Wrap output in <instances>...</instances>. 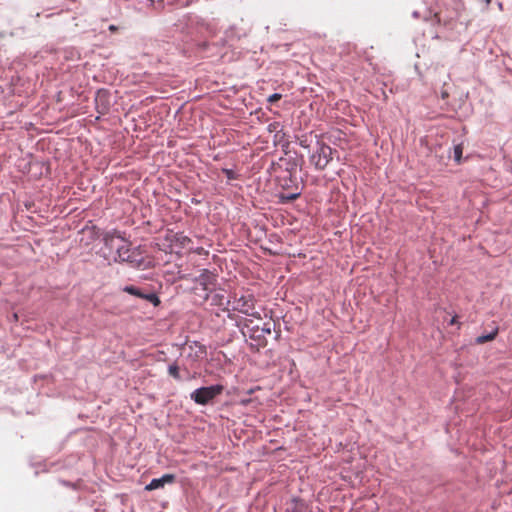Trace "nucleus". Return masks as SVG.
Instances as JSON below:
<instances>
[{
  "label": "nucleus",
  "instance_id": "2",
  "mask_svg": "<svg viewBox=\"0 0 512 512\" xmlns=\"http://www.w3.org/2000/svg\"><path fill=\"white\" fill-rule=\"evenodd\" d=\"M191 243V238L186 236L183 232L167 230L157 245L160 250L166 253H179L180 250L188 248Z\"/></svg>",
  "mask_w": 512,
  "mask_h": 512
},
{
  "label": "nucleus",
  "instance_id": "6",
  "mask_svg": "<svg viewBox=\"0 0 512 512\" xmlns=\"http://www.w3.org/2000/svg\"><path fill=\"white\" fill-rule=\"evenodd\" d=\"M191 280L199 285L204 291V295L202 296L204 300L208 299L209 293L215 288L217 281L216 275L207 269H203L198 277Z\"/></svg>",
  "mask_w": 512,
  "mask_h": 512
},
{
  "label": "nucleus",
  "instance_id": "11",
  "mask_svg": "<svg viewBox=\"0 0 512 512\" xmlns=\"http://www.w3.org/2000/svg\"><path fill=\"white\" fill-rule=\"evenodd\" d=\"M168 373L175 380H181L180 369H179V366L176 363H173V364L169 365Z\"/></svg>",
  "mask_w": 512,
  "mask_h": 512
},
{
  "label": "nucleus",
  "instance_id": "12",
  "mask_svg": "<svg viewBox=\"0 0 512 512\" xmlns=\"http://www.w3.org/2000/svg\"><path fill=\"white\" fill-rule=\"evenodd\" d=\"M462 154H463L462 144L455 145L454 149H453V156H454V160L457 164L461 163Z\"/></svg>",
  "mask_w": 512,
  "mask_h": 512
},
{
  "label": "nucleus",
  "instance_id": "15",
  "mask_svg": "<svg viewBox=\"0 0 512 512\" xmlns=\"http://www.w3.org/2000/svg\"><path fill=\"white\" fill-rule=\"evenodd\" d=\"M190 250H191L193 253L197 254V255H207V254H208V251H207V250H205L203 247H198V248H196V249H191V248H190Z\"/></svg>",
  "mask_w": 512,
  "mask_h": 512
},
{
  "label": "nucleus",
  "instance_id": "17",
  "mask_svg": "<svg viewBox=\"0 0 512 512\" xmlns=\"http://www.w3.org/2000/svg\"><path fill=\"white\" fill-rule=\"evenodd\" d=\"M106 98V93L105 92H102V91H98L97 93V97H96V101H100L102 99Z\"/></svg>",
  "mask_w": 512,
  "mask_h": 512
},
{
  "label": "nucleus",
  "instance_id": "18",
  "mask_svg": "<svg viewBox=\"0 0 512 512\" xmlns=\"http://www.w3.org/2000/svg\"><path fill=\"white\" fill-rule=\"evenodd\" d=\"M450 325H458V326H460V323L458 322V317L457 316L452 317V319L450 320Z\"/></svg>",
  "mask_w": 512,
  "mask_h": 512
},
{
  "label": "nucleus",
  "instance_id": "3",
  "mask_svg": "<svg viewBox=\"0 0 512 512\" xmlns=\"http://www.w3.org/2000/svg\"><path fill=\"white\" fill-rule=\"evenodd\" d=\"M223 390L224 387L222 385L201 387L191 393V399L199 405H206L219 396Z\"/></svg>",
  "mask_w": 512,
  "mask_h": 512
},
{
  "label": "nucleus",
  "instance_id": "16",
  "mask_svg": "<svg viewBox=\"0 0 512 512\" xmlns=\"http://www.w3.org/2000/svg\"><path fill=\"white\" fill-rule=\"evenodd\" d=\"M299 196H300V193L297 192V193H292V194L284 196V199H286L287 201H293V200H296Z\"/></svg>",
  "mask_w": 512,
  "mask_h": 512
},
{
  "label": "nucleus",
  "instance_id": "19",
  "mask_svg": "<svg viewBox=\"0 0 512 512\" xmlns=\"http://www.w3.org/2000/svg\"><path fill=\"white\" fill-rule=\"evenodd\" d=\"M117 29H118V28H117L115 25H110V26H109V30H110L111 32H116V31H117Z\"/></svg>",
  "mask_w": 512,
  "mask_h": 512
},
{
  "label": "nucleus",
  "instance_id": "13",
  "mask_svg": "<svg viewBox=\"0 0 512 512\" xmlns=\"http://www.w3.org/2000/svg\"><path fill=\"white\" fill-rule=\"evenodd\" d=\"M280 126L281 125H280L279 122H273V123H270L268 125V131L269 132H275L276 133L275 134V139H277V140H280V138H279V134L281 132V130H279Z\"/></svg>",
  "mask_w": 512,
  "mask_h": 512
},
{
  "label": "nucleus",
  "instance_id": "21",
  "mask_svg": "<svg viewBox=\"0 0 512 512\" xmlns=\"http://www.w3.org/2000/svg\"><path fill=\"white\" fill-rule=\"evenodd\" d=\"M180 278H181V279H187V280L189 279L187 275H183V276H181Z\"/></svg>",
  "mask_w": 512,
  "mask_h": 512
},
{
  "label": "nucleus",
  "instance_id": "1",
  "mask_svg": "<svg viewBox=\"0 0 512 512\" xmlns=\"http://www.w3.org/2000/svg\"><path fill=\"white\" fill-rule=\"evenodd\" d=\"M104 244L110 249H116V256L114 261L126 262L132 267H140L144 263V258L139 251V248H132L131 244L116 232L106 233L104 235Z\"/></svg>",
  "mask_w": 512,
  "mask_h": 512
},
{
  "label": "nucleus",
  "instance_id": "5",
  "mask_svg": "<svg viewBox=\"0 0 512 512\" xmlns=\"http://www.w3.org/2000/svg\"><path fill=\"white\" fill-rule=\"evenodd\" d=\"M332 160V148L324 143L319 145V148L311 156V163L318 170H323L327 167Z\"/></svg>",
  "mask_w": 512,
  "mask_h": 512
},
{
  "label": "nucleus",
  "instance_id": "14",
  "mask_svg": "<svg viewBox=\"0 0 512 512\" xmlns=\"http://www.w3.org/2000/svg\"><path fill=\"white\" fill-rule=\"evenodd\" d=\"M281 98H282V95H281V94H279V93H274V94H272V95H270V96L268 97L267 101H268L269 103H275V102L279 101Z\"/></svg>",
  "mask_w": 512,
  "mask_h": 512
},
{
  "label": "nucleus",
  "instance_id": "8",
  "mask_svg": "<svg viewBox=\"0 0 512 512\" xmlns=\"http://www.w3.org/2000/svg\"><path fill=\"white\" fill-rule=\"evenodd\" d=\"M175 481V475L164 474L161 478H154L146 485L145 490L152 491L164 487L165 484H171Z\"/></svg>",
  "mask_w": 512,
  "mask_h": 512
},
{
  "label": "nucleus",
  "instance_id": "23",
  "mask_svg": "<svg viewBox=\"0 0 512 512\" xmlns=\"http://www.w3.org/2000/svg\"><path fill=\"white\" fill-rule=\"evenodd\" d=\"M492 0H486V3L487 4H490Z\"/></svg>",
  "mask_w": 512,
  "mask_h": 512
},
{
  "label": "nucleus",
  "instance_id": "9",
  "mask_svg": "<svg viewBox=\"0 0 512 512\" xmlns=\"http://www.w3.org/2000/svg\"><path fill=\"white\" fill-rule=\"evenodd\" d=\"M287 512H307L308 506L303 500L300 499H293L288 504V507L286 509Z\"/></svg>",
  "mask_w": 512,
  "mask_h": 512
},
{
  "label": "nucleus",
  "instance_id": "22",
  "mask_svg": "<svg viewBox=\"0 0 512 512\" xmlns=\"http://www.w3.org/2000/svg\"><path fill=\"white\" fill-rule=\"evenodd\" d=\"M13 317H14L15 320L18 319V315L16 313L13 315Z\"/></svg>",
  "mask_w": 512,
  "mask_h": 512
},
{
  "label": "nucleus",
  "instance_id": "4",
  "mask_svg": "<svg viewBox=\"0 0 512 512\" xmlns=\"http://www.w3.org/2000/svg\"><path fill=\"white\" fill-rule=\"evenodd\" d=\"M255 307V299L254 296L251 294L242 295L239 298H235L233 302V310L238 311L240 313L254 316L258 319L261 318L260 314L258 312L254 313Z\"/></svg>",
  "mask_w": 512,
  "mask_h": 512
},
{
  "label": "nucleus",
  "instance_id": "7",
  "mask_svg": "<svg viewBox=\"0 0 512 512\" xmlns=\"http://www.w3.org/2000/svg\"><path fill=\"white\" fill-rule=\"evenodd\" d=\"M122 290L130 295L144 299V300L152 303L154 306H158L161 303L159 297L155 293H146L142 289H140L136 286L127 285V286L123 287Z\"/></svg>",
  "mask_w": 512,
  "mask_h": 512
},
{
  "label": "nucleus",
  "instance_id": "20",
  "mask_svg": "<svg viewBox=\"0 0 512 512\" xmlns=\"http://www.w3.org/2000/svg\"><path fill=\"white\" fill-rule=\"evenodd\" d=\"M262 330H263L265 333H267V334H270V333H271V329H270V327H264Z\"/></svg>",
  "mask_w": 512,
  "mask_h": 512
},
{
  "label": "nucleus",
  "instance_id": "10",
  "mask_svg": "<svg viewBox=\"0 0 512 512\" xmlns=\"http://www.w3.org/2000/svg\"><path fill=\"white\" fill-rule=\"evenodd\" d=\"M497 334H498V328H495L494 331H492L491 333H489L487 335L478 336L476 338V343L484 344L486 342L492 341L496 338Z\"/></svg>",
  "mask_w": 512,
  "mask_h": 512
}]
</instances>
